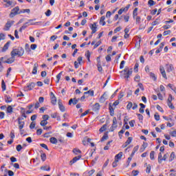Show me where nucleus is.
Listing matches in <instances>:
<instances>
[{"mask_svg": "<svg viewBox=\"0 0 176 176\" xmlns=\"http://www.w3.org/2000/svg\"><path fill=\"white\" fill-rule=\"evenodd\" d=\"M10 54L13 55L14 57H16V56H18V57H21L24 55V49L21 47L17 49H14L12 52H11Z\"/></svg>", "mask_w": 176, "mask_h": 176, "instance_id": "1", "label": "nucleus"}, {"mask_svg": "<svg viewBox=\"0 0 176 176\" xmlns=\"http://www.w3.org/2000/svg\"><path fill=\"white\" fill-rule=\"evenodd\" d=\"M121 74H123L124 78L125 79H129L130 76H131V74H133V68H129V67H125L124 69L121 72Z\"/></svg>", "mask_w": 176, "mask_h": 176, "instance_id": "2", "label": "nucleus"}, {"mask_svg": "<svg viewBox=\"0 0 176 176\" xmlns=\"http://www.w3.org/2000/svg\"><path fill=\"white\" fill-rule=\"evenodd\" d=\"M17 14H20V8H19V6L14 8L11 10V12L10 13V17L13 19V17H14V16H17Z\"/></svg>", "mask_w": 176, "mask_h": 176, "instance_id": "3", "label": "nucleus"}, {"mask_svg": "<svg viewBox=\"0 0 176 176\" xmlns=\"http://www.w3.org/2000/svg\"><path fill=\"white\" fill-rule=\"evenodd\" d=\"M13 24H14V21H8L5 25L4 31H9Z\"/></svg>", "mask_w": 176, "mask_h": 176, "instance_id": "4", "label": "nucleus"}, {"mask_svg": "<svg viewBox=\"0 0 176 176\" xmlns=\"http://www.w3.org/2000/svg\"><path fill=\"white\" fill-rule=\"evenodd\" d=\"M50 97H51V103L52 105H56L57 104V98H56V96L53 92L50 93Z\"/></svg>", "mask_w": 176, "mask_h": 176, "instance_id": "5", "label": "nucleus"}, {"mask_svg": "<svg viewBox=\"0 0 176 176\" xmlns=\"http://www.w3.org/2000/svg\"><path fill=\"white\" fill-rule=\"evenodd\" d=\"M116 127H118V120L116 119V117H114L113 118L112 126L110 128L111 131H113V130H115L114 129H116Z\"/></svg>", "mask_w": 176, "mask_h": 176, "instance_id": "6", "label": "nucleus"}, {"mask_svg": "<svg viewBox=\"0 0 176 176\" xmlns=\"http://www.w3.org/2000/svg\"><path fill=\"white\" fill-rule=\"evenodd\" d=\"M15 57L13 55H11V57L8 58L7 60H3V63L5 64H13L14 63Z\"/></svg>", "mask_w": 176, "mask_h": 176, "instance_id": "7", "label": "nucleus"}, {"mask_svg": "<svg viewBox=\"0 0 176 176\" xmlns=\"http://www.w3.org/2000/svg\"><path fill=\"white\" fill-rule=\"evenodd\" d=\"M160 72L162 76V78H164V79H167V75L166 74V70L164 69V67L160 66Z\"/></svg>", "mask_w": 176, "mask_h": 176, "instance_id": "8", "label": "nucleus"}, {"mask_svg": "<svg viewBox=\"0 0 176 176\" xmlns=\"http://www.w3.org/2000/svg\"><path fill=\"white\" fill-rule=\"evenodd\" d=\"M109 110L111 116H113V115H115V109L113 108L112 103H109Z\"/></svg>", "mask_w": 176, "mask_h": 176, "instance_id": "9", "label": "nucleus"}, {"mask_svg": "<svg viewBox=\"0 0 176 176\" xmlns=\"http://www.w3.org/2000/svg\"><path fill=\"white\" fill-rule=\"evenodd\" d=\"M91 35H93V34H96V32H97V23H94L93 24L91 25Z\"/></svg>", "mask_w": 176, "mask_h": 176, "instance_id": "10", "label": "nucleus"}, {"mask_svg": "<svg viewBox=\"0 0 176 176\" xmlns=\"http://www.w3.org/2000/svg\"><path fill=\"white\" fill-rule=\"evenodd\" d=\"M92 111L94 112H98V111H100V103L96 102L95 104L92 105Z\"/></svg>", "mask_w": 176, "mask_h": 176, "instance_id": "11", "label": "nucleus"}, {"mask_svg": "<svg viewBox=\"0 0 176 176\" xmlns=\"http://www.w3.org/2000/svg\"><path fill=\"white\" fill-rule=\"evenodd\" d=\"M58 105L60 111L65 112V107H64L63 102H61V100H58Z\"/></svg>", "mask_w": 176, "mask_h": 176, "instance_id": "12", "label": "nucleus"}, {"mask_svg": "<svg viewBox=\"0 0 176 176\" xmlns=\"http://www.w3.org/2000/svg\"><path fill=\"white\" fill-rule=\"evenodd\" d=\"M36 20V19H29L26 23H28V25H36L39 24V23H41V22H36V23L32 22V21H35Z\"/></svg>", "mask_w": 176, "mask_h": 176, "instance_id": "13", "label": "nucleus"}, {"mask_svg": "<svg viewBox=\"0 0 176 176\" xmlns=\"http://www.w3.org/2000/svg\"><path fill=\"white\" fill-rule=\"evenodd\" d=\"M166 72H171L172 71H174V66L173 64H166Z\"/></svg>", "mask_w": 176, "mask_h": 176, "instance_id": "14", "label": "nucleus"}, {"mask_svg": "<svg viewBox=\"0 0 176 176\" xmlns=\"http://www.w3.org/2000/svg\"><path fill=\"white\" fill-rule=\"evenodd\" d=\"M78 102H79V99L72 98L69 100V105H71L72 104H73V105H76Z\"/></svg>", "mask_w": 176, "mask_h": 176, "instance_id": "15", "label": "nucleus"}, {"mask_svg": "<svg viewBox=\"0 0 176 176\" xmlns=\"http://www.w3.org/2000/svg\"><path fill=\"white\" fill-rule=\"evenodd\" d=\"M94 173H96V170L92 169L89 171H86L83 173L82 176H91Z\"/></svg>", "mask_w": 176, "mask_h": 176, "instance_id": "16", "label": "nucleus"}, {"mask_svg": "<svg viewBox=\"0 0 176 176\" xmlns=\"http://www.w3.org/2000/svg\"><path fill=\"white\" fill-rule=\"evenodd\" d=\"M35 87V82H31L25 87L26 90H32Z\"/></svg>", "mask_w": 176, "mask_h": 176, "instance_id": "17", "label": "nucleus"}, {"mask_svg": "<svg viewBox=\"0 0 176 176\" xmlns=\"http://www.w3.org/2000/svg\"><path fill=\"white\" fill-rule=\"evenodd\" d=\"M37 73H38V63H35L34 65L32 74H33V75H36Z\"/></svg>", "mask_w": 176, "mask_h": 176, "instance_id": "18", "label": "nucleus"}, {"mask_svg": "<svg viewBox=\"0 0 176 176\" xmlns=\"http://www.w3.org/2000/svg\"><path fill=\"white\" fill-rule=\"evenodd\" d=\"M9 46H10V41H8L3 46L2 52H6L8 49H9Z\"/></svg>", "mask_w": 176, "mask_h": 176, "instance_id": "19", "label": "nucleus"}, {"mask_svg": "<svg viewBox=\"0 0 176 176\" xmlns=\"http://www.w3.org/2000/svg\"><path fill=\"white\" fill-rule=\"evenodd\" d=\"M81 157H82V155H78V156L74 157L73 158V160L72 161H70V163L72 164H74V163H76L77 160H80Z\"/></svg>", "mask_w": 176, "mask_h": 176, "instance_id": "20", "label": "nucleus"}, {"mask_svg": "<svg viewBox=\"0 0 176 176\" xmlns=\"http://www.w3.org/2000/svg\"><path fill=\"white\" fill-rule=\"evenodd\" d=\"M99 24H100V25H105V24H107V23L105 22V16H102L100 17Z\"/></svg>", "mask_w": 176, "mask_h": 176, "instance_id": "21", "label": "nucleus"}, {"mask_svg": "<svg viewBox=\"0 0 176 176\" xmlns=\"http://www.w3.org/2000/svg\"><path fill=\"white\" fill-rule=\"evenodd\" d=\"M136 17H138V8H135L133 11V18L135 19Z\"/></svg>", "mask_w": 176, "mask_h": 176, "instance_id": "22", "label": "nucleus"}, {"mask_svg": "<svg viewBox=\"0 0 176 176\" xmlns=\"http://www.w3.org/2000/svg\"><path fill=\"white\" fill-rule=\"evenodd\" d=\"M18 124H19V130H21V129H24L25 122L24 121H19V122H18Z\"/></svg>", "mask_w": 176, "mask_h": 176, "instance_id": "23", "label": "nucleus"}, {"mask_svg": "<svg viewBox=\"0 0 176 176\" xmlns=\"http://www.w3.org/2000/svg\"><path fill=\"white\" fill-rule=\"evenodd\" d=\"M139 105H140V109H139V112H140V113H144V109L145 107H146L145 104H142V103H140Z\"/></svg>", "mask_w": 176, "mask_h": 176, "instance_id": "24", "label": "nucleus"}, {"mask_svg": "<svg viewBox=\"0 0 176 176\" xmlns=\"http://www.w3.org/2000/svg\"><path fill=\"white\" fill-rule=\"evenodd\" d=\"M168 107H169V108H170V109H175V107H174V105H173V102H171V100H170V98H168Z\"/></svg>", "mask_w": 176, "mask_h": 176, "instance_id": "25", "label": "nucleus"}, {"mask_svg": "<svg viewBox=\"0 0 176 176\" xmlns=\"http://www.w3.org/2000/svg\"><path fill=\"white\" fill-rule=\"evenodd\" d=\"M122 156H123V152H120L115 156V160H120V159H122Z\"/></svg>", "mask_w": 176, "mask_h": 176, "instance_id": "26", "label": "nucleus"}, {"mask_svg": "<svg viewBox=\"0 0 176 176\" xmlns=\"http://www.w3.org/2000/svg\"><path fill=\"white\" fill-rule=\"evenodd\" d=\"M132 141H133V138H131V137L128 138L127 140L125 142L124 148H126V146H127V145H130V144H131Z\"/></svg>", "mask_w": 176, "mask_h": 176, "instance_id": "27", "label": "nucleus"}, {"mask_svg": "<svg viewBox=\"0 0 176 176\" xmlns=\"http://www.w3.org/2000/svg\"><path fill=\"white\" fill-rule=\"evenodd\" d=\"M28 27V23H25L22 27L19 29V32H23V30H25Z\"/></svg>", "mask_w": 176, "mask_h": 176, "instance_id": "28", "label": "nucleus"}, {"mask_svg": "<svg viewBox=\"0 0 176 176\" xmlns=\"http://www.w3.org/2000/svg\"><path fill=\"white\" fill-rule=\"evenodd\" d=\"M50 142H51V144H56L58 141H57V139L54 137H52L50 139Z\"/></svg>", "mask_w": 176, "mask_h": 176, "instance_id": "29", "label": "nucleus"}, {"mask_svg": "<svg viewBox=\"0 0 176 176\" xmlns=\"http://www.w3.org/2000/svg\"><path fill=\"white\" fill-rule=\"evenodd\" d=\"M162 162H163V156L162 155V153H159V154H158L159 164H162Z\"/></svg>", "mask_w": 176, "mask_h": 176, "instance_id": "30", "label": "nucleus"}, {"mask_svg": "<svg viewBox=\"0 0 176 176\" xmlns=\"http://www.w3.org/2000/svg\"><path fill=\"white\" fill-rule=\"evenodd\" d=\"M3 2H5L6 3H7L6 7L9 8V6H12V5H13V1H10V0H3Z\"/></svg>", "mask_w": 176, "mask_h": 176, "instance_id": "31", "label": "nucleus"}, {"mask_svg": "<svg viewBox=\"0 0 176 176\" xmlns=\"http://www.w3.org/2000/svg\"><path fill=\"white\" fill-rule=\"evenodd\" d=\"M175 159V153L173 151L170 153V157H169V162H173Z\"/></svg>", "mask_w": 176, "mask_h": 176, "instance_id": "32", "label": "nucleus"}, {"mask_svg": "<svg viewBox=\"0 0 176 176\" xmlns=\"http://www.w3.org/2000/svg\"><path fill=\"white\" fill-rule=\"evenodd\" d=\"M3 58L4 57L0 58V72H2L3 71V66L2 65V62L3 63Z\"/></svg>", "mask_w": 176, "mask_h": 176, "instance_id": "33", "label": "nucleus"}, {"mask_svg": "<svg viewBox=\"0 0 176 176\" xmlns=\"http://www.w3.org/2000/svg\"><path fill=\"white\" fill-rule=\"evenodd\" d=\"M86 94H89V96H91V97H93L94 96V91L89 90L88 91L84 92V95L86 96Z\"/></svg>", "mask_w": 176, "mask_h": 176, "instance_id": "34", "label": "nucleus"}, {"mask_svg": "<svg viewBox=\"0 0 176 176\" xmlns=\"http://www.w3.org/2000/svg\"><path fill=\"white\" fill-rule=\"evenodd\" d=\"M21 113L22 114L23 118H27V115H25V109H24V107L21 108Z\"/></svg>", "mask_w": 176, "mask_h": 176, "instance_id": "35", "label": "nucleus"}, {"mask_svg": "<svg viewBox=\"0 0 176 176\" xmlns=\"http://www.w3.org/2000/svg\"><path fill=\"white\" fill-rule=\"evenodd\" d=\"M162 118L164 119V120H167L168 122L170 120V122H173V117L171 116H169V117L163 116Z\"/></svg>", "mask_w": 176, "mask_h": 176, "instance_id": "36", "label": "nucleus"}, {"mask_svg": "<svg viewBox=\"0 0 176 176\" xmlns=\"http://www.w3.org/2000/svg\"><path fill=\"white\" fill-rule=\"evenodd\" d=\"M111 144H112V140L109 141L107 143V145L104 147V151H108V149H109V146H110Z\"/></svg>", "mask_w": 176, "mask_h": 176, "instance_id": "37", "label": "nucleus"}, {"mask_svg": "<svg viewBox=\"0 0 176 176\" xmlns=\"http://www.w3.org/2000/svg\"><path fill=\"white\" fill-rule=\"evenodd\" d=\"M1 89L3 91H5L6 90V84L5 83V80H2L1 81Z\"/></svg>", "mask_w": 176, "mask_h": 176, "instance_id": "38", "label": "nucleus"}, {"mask_svg": "<svg viewBox=\"0 0 176 176\" xmlns=\"http://www.w3.org/2000/svg\"><path fill=\"white\" fill-rule=\"evenodd\" d=\"M107 130V124L102 125V126L99 129L100 133H104Z\"/></svg>", "mask_w": 176, "mask_h": 176, "instance_id": "39", "label": "nucleus"}, {"mask_svg": "<svg viewBox=\"0 0 176 176\" xmlns=\"http://www.w3.org/2000/svg\"><path fill=\"white\" fill-rule=\"evenodd\" d=\"M40 124L43 127H45L46 126V124H47V120H41V122H40Z\"/></svg>", "mask_w": 176, "mask_h": 176, "instance_id": "40", "label": "nucleus"}, {"mask_svg": "<svg viewBox=\"0 0 176 176\" xmlns=\"http://www.w3.org/2000/svg\"><path fill=\"white\" fill-rule=\"evenodd\" d=\"M150 159H151V160H155V151H151Z\"/></svg>", "mask_w": 176, "mask_h": 176, "instance_id": "41", "label": "nucleus"}, {"mask_svg": "<svg viewBox=\"0 0 176 176\" xmlns=\"http://www.w3.org/2000/svg\"><path fill=\"white\" fill-rule=\"evenodd\" d=\"M13 112V107L12 106H8L7 107V113H12Z\"/></svg>", "mask_w": 176, "mask_h": 176, "instance_id": "42", "label": "nucleus"}, {"mask_svg": "<svg viewBox=\"0 0 176 176\" xmlns=\"http://www.w3.org/2000/svg\"><path fill=\"white\" fill-rule=\"evenodd\" d=\"M31 10L30 9H25L19 11V14H21V13H30Z\"/></svg>", "mask_w": 176, "mask_h": 176, "instance_id": "43", "label": "nucleus"}, {"mask_svg": "<svg viewBox=\"0 0 176 176\" xmlns=\"http://www.w3.org/2000/svg\"><path fill=\"white\" fill-rule=\"evenodd\" d=\"M61 75H63V72H60L57 76H56V83H58L60 82V79H61Z\"/></svg>", "mask_w": 176, "mask_h": 176, "instance_id": "44", "label": "nucleus"}, {"mask_svg": "<svg viewBox=\"0 0 176 176\" xmlns=\"http://www.w3.org/2000/svg\"><path fill=\"white\" fill-rule=\"evenodd\" d=\"M73 153H75V155H78V153H82V151L79 150V148H74Z\"/></svg>", "mask_w": 176, "mask_h": 176, "instance_id": "45", "label": "nucleus"}, {"mask_svg": "<svg viewBox=\"0 0 176 176\" xmlns=\"http://www.w3.org/2000/svg\"><path fill=\"white\" fill-rule=\"evenodd\" d=\"M148 5H149V6H153L156 5V2H155V1H153V0H149L148 1Z\"/></svg>", "mask_w": 176, "mask_h": 176, "instance_id": "46", "label": "nucleus"}, {"mask_svg": "<svg viewBox=\"0 0 176 176\" xmlns=\"http://www.w3.org/2000/svg\"><path fill=\"white\" fill-rule=\"evenodd\" d=\"M131 108H133V102H129L128 103V104L126 105V109H128L129 111H130L131 109Z\"/></svg>", "mask_w": 176, "mask_h": 176, "instance_id": "47", "label": "nucleus"}, {"mask_svg": "<svg viewBox=\"0 0 176 176\" xmlns=\"http://www.w3.org/2000/svg\"><path fill=\"white\" fill-rule=\"evenodd\" d=\"M119 162V160H115L114 162L112 163V167L115 168V167H118V163Z\"/></svg>", "mask_w": 176, "mask_h": 176, "instance_id": "48", "label": "nucleus"}, {"mask_svg": "<svg viewBox=\"0 0 176 176\" xmlns=\"http://www.w3.org/2000/svg\"><path fill=\"white\" fill-rule=\"evenodd\" d=\"M25 51L28 52V53H30L31 52V48H30V45L28 43H26L25 45Z\"/></svg>", "mask_w": 176, "mask_h": 176, "instance_id": "49", "label": "nucleus"}, {"mask_svg": "<svg viewBox=\"0 0 176 176\" xmlns=\"http://www.w3.org/2000/svg\"><path fill=\"white\" fill-rule=\"evenodd\" d=\"M41 157L42 162H45L46 161V153H41Z\"/></svg>", "mask_w": 176, "mask_h": 176, "instance_id": "50", "label": "nucleus"}, {"mask_svg": "<svg viewBox=\"0 0 176 176\" xmlns=\"http://www.w3.org/2000/svg\"><path fill=\"white\" fill-rule=\"evenodd\" d=\"M85 56L87 57V60L89 61V63H90V51H87L85 53Z\"/></svg>", "mask_w": 176, "mask_h": 176, "instance_id": "51", "label": "nucleus"}, {"mask_svg": "<svg viewBox=\"0 0 176 176\" xmlns=\"http://www.w3.org/2000/svg\"><path fill=\"white\" fill-rule=\"evenodd\" d=\"M150 77L152 78L154 80H157V78L155 75V74L150 72Z\"/></svg>", "mask_w": 176, "mask_h": 176, "instance_id": "52", "label": "nucleus"}, {"mask_svg": "<svg viewBox=\"0 0 176 176\" xmlns=\"http://www.w3.org/2000/svg\"><path fill=\"white\" fill-rule=\"evenodd\" d=\"M135 19L136 20V24H141V17L140 16H136Z\"/></svg>", "mask_w": 176, "mask_h": 176, "instance_id": "53", "label": "nucleus"}, {"mask_svg": "<svg viewBox=\"0 0 176 176\" xmlns=\"http://www.w3.org/2000/svg\"><path fill=\"white\" fill-rule=\"evenodd\" d=\"M138 67H140V65L136 63L134 66L135 72H138Z\"/></svg>", "mask_w": 176, "mask_h": 176, "instance_id": "54", "label": "nucleus"}, {"mask_svg": "<svg viewBox=\"0 0 176 176\" xmlns=\"http://www.w3.org/2000/svg\"><path fill=\"white\" fill-rule=\"evenodd\" d=\"M141 79V77L140 75H136L134 78L135 82H140V80Z\"/></svg>", "mask_w": 176, "mask_h": 176, "instance_id": "55", "label": "nucleus"}, {"mask_svg": "<svg viewBox=\"0 0 176 176\" xmlns=\"http://www.w3.org/2000/svg\"><path fill=\"white\" fill-rule=\"evenodd\" d=\"M21 149H23V146H21V144H18L16 146L17 152H20V151H21Z\"/></svg>", "mask_w": 176, "mask_h": 176, "instance_id": "56", "label": "nucleus"}, {"mask_svg": "<svg viewBox=\"0 0 176 176\" xmlns=\"http://www.w3.org/2000/svg\"><path fill=\"white\" fill-rule=\"evenodd\" d=\"M137 116H138L139 120H144V116H142V114L137 113Z\"/></svg>", "mask_w": 176, "mask_h": 176, "instance_id": "57", "label": "nucleus"}, {"mask_svg": "<svg viewBox=\"0 0 176 176\" xmlns=\"http://www.w3.org/2000/svg\"><path fill=\"white\" fill-rule=\"evenodd\" d=\"M51 15H52V11L50 10H47L45 12V16H47V17H49Z\"/></svg>", "mask_w": 176, "mask_h": 176, "instance_id": "58", "label": "nucleus"}, {"mask_svg": "<svg viewBox=\"0 0 176 176\" xmlns=\"http://www.w3.org/2000/svg\"><path fill=\"white\" fill-rule=\"evenodd\" d=\"M97 67H98V71L99 72H102V67L101 66V64H98Z\"/></svg>", "mask_w": 176, "mask_h": 176, "instance_id": "59", "label": "nucleus"}, {"mask_svg": "<svg viewBox=\"0 0 176 176\" xmlns=\"http://www.w3.org/2000/svg\"><path fill=\"white\" fill-rule=\"evenodd\" d=\"M105 140H108V136L107 135H104L102 137L100 141L101 142H104V141H105Z\"/></svg>", "mask_w": 176, "mask_h": 176, "instance_id": "60", "label": "nucleus"}, {"mask_svg": "<svg viewBox=\"0 0 176 176\" xmlns=\"http://www.w3.org/2000/svg\"><path fill=\"white\" fill-rule=\"evenodd\" d=\"M35 126H36L35 122H31V124H30V129H31V130H32V129H35Z\"/></svg>", "mask_w": 176, "mask_h": 176, "instance_id": "61", "label": "nucleus"}, {"mask_svg": "<svg viewBox=\"0 0 176 176\" xmlns=\"http://www.w3.org/2000/svg\"><path fill=\"white\" fill-rule=\"evenodd\" d=\"M146 173H147V174H149V173H151V165L148 164L146 167Z\"/></svg>", "mask_w": 176, "mask_h": 176, "instance_id": "62", "label": "nucleus"}, {"mask_svg": "<svg viewBox=\"0 0 176 176\" xmlns=\"http://www.w3.org/2000/svg\"><path fill=\"white\" fill-rule=\"evenodd\" d=\"M43 130H42V129H37V131H36V134L38 135H41V134H42V133H43Z\"/></svg>", "mask_w": 176, "mask_h": 176, "instance_id": "63", "label": "nucleus"}, {"mask_svg": "<svg viewBox=\"0 0 176 176\" xmlns=\"http://www.w3.org/2000/svg\"><path fill=\"white\" fill-rule=\"evenodd\" d=\"M170 134L171 137H176V131H173L170 132Z\"/></svg>", "mask_w": 176, "mask_h": 176, "instance_id": "64", "label": "nucleus"}]
</instances>
